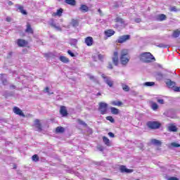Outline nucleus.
Returning <instances> with one entry per match:
<instances>
[{
  "label": "nucleus",
  "instance_id": "nucleus-1",
  "mask_svg": "<svg viewBox=\"0 0 180 180\" xmlns=\"http://www.w3.org/2000/svg\"><path fill=\"white\" fill-rule=\"evenodd\" d=\"M140 61L142 63H153V61H155V58L150 53V52H145L140 55L139 56Z\"/></svg>",
  "mask_w": 180,
  "mask_h": 180
},
{
  "label": "nucleus",
  "instance_id": "nucleus-2",
  "mask_svg": "<svg viewBox=\"0 0 180 180\" xmlns=\"http://www.w3.org/2000/svg\"><path fill=\"white\" fill-rule=\"evenodd\" d=\"M128 55H129V52L127 51V50L124 49L121 51L120 61L122 65H123V67H126V65L129 64V61H130V57H129Z\"/></svg>",
  "mask_w": 180,
  "mask_h": 180
},
{
  "label": "nucleus",
  "instance_id": "nucleus-3",
  "mask_svg": "<svg viewBox=\"0 0 180 180\" xmlns=\"http://www.w3.org/2000/svg\"><path fill=\"white\" fill-rule=\"evenodd\" d=\"M147 127L152 130H155L157 129H160L161 127V124L157 121H148L146 123Z\"/></svg>",
  "mask_w": 180,
  "mask_h": 180
},
{
  "label": "nucleus",
  "instance_id": "nucleus-4",
  "mask_svg": "<svg viewBox=\"0 0 180 180\" xmlns=\"http://www.w3.org/2000/svg\"><path fill=\"white\" fill-rule=\"evenodd\" d=\"M98 110L101 115H105L108 112V103H99Z\"/></svg>",
  "mask_w": 180,
  "mask_h": 180
},
{
  "label": "nucleus",
  "instance_id": "nucleus-5",
  "mask_svg": "<svg viewBox=\"0 0 180 180\" xmlns=\"http://www.w3.org/2000/svg\"><path fill=\"white\" fill-rule=\"evenodd\" d=\"M101 77L104 79V82L110 86V88H112L113 86V84L115 83L113 80H112V78L110 77H108L105 75V74L101 75Z\"/></svg>",
  "mask_w": 180,
  "mask_h": 180
},
{
  "label": "nucleus",
  "instance_id": "nucleus-6",
  "mask_svg": "<svg viewBox=\"0 0 180 180\" xmlns=\"http://www.w3.org/2000/svg\"><path fill=\"white\" fill-rule=\"evenodd\" d=\"M127 40H130V35H122L118 37V39L116 40V43H120L122 44V43L127 41Z\"/></svg>",
  "mask_w": 180,
  "mask_h": 180
},
{
  "label": "nucleus",
  "instance_id": "nucleus-7",
  "mask_svg": "<svg viewBox=\"0 0 180 180\" xmlns=\"http://www.w3.org/2000/svg\"><path fill=\"white\" fill-rule=\"evenodd\" d=\"M34 126L37 129V131H41L43 129L41 128V124L40 123V120L39 119H36L34 122Z\"/></svg>",
  "mask_w": 180,
  "mask_h": 180
},
{
  "label": "nucleus",
  "instance_id": "nucleus-8",
  "mask_svg": "<svg viewBox=\"0 0 180 180\" xmlns=\"http://www.w3.org/2000/svg\"><path fill=\"white\" fill-rule=\"evenodd\" d=\"M13 112L15 113V115H18V116H22V117H25V113H23L22 110L18 107H14L13 108Z\"/></svg>",
  "mask_w": 180,
  "mask_h": 180
},
{
  "label": "nucleus",
  "instance_id": "nucleus-9",
  "mask_svg": "<svg viewBox=\"0 0 180 180\" xmlns=\"http://www.w3.org/2000/svg\"><path fill=\"white\" fill-rule=\"evenodd\" d=\"M112 63L114 65H119V53L117 52H114L113 57H112Z\"/></svg>",
  "mask_w": 180,
  "mask_h": 180
},
{
  "label": "nucleus",
  "instance_id": "nucleus-10",
  "mask_svg": "<svg viewBox=\"0 0 180 180\" xmlns=\"http://www.w3.org/2000/svg\"><path fill=\"white\" fill-rule=\"evenodd\" d=\"M120 172L123 173H126V174H131V172H133V169H127L126 167V166L124 165H122L120 167Z\"/></svg>",
  "mask_w": 180,
  "mask_h": 180
},
{
  "label": "nucleus",
  "instance_id": "nucleus-11",
  "mask_svg": "<svg viewBox=\"0 0 180 180\" xmlns=\"http://www.w3.org/2000/svg\"><path fill=\"white\" fill-rule=\"evenodd\" d=\"M84 43L86 44V46L91 47V46L94 44V38H92L91 37H87L84 39Z\"/></svg>",
  "mask_w": 180,
  "mask_h": 180
},
{
  "label": "nucleus",
  "instance_id": "nucleus-12",
  "mask_svg": "<svg viewBox=\"0 0 180 180\" xmlns=\"http://www.w3.org/2000/svg\"><path fill=\"white\" fill-rule=\"evenodd\" d=\"M17 44L18 46V47H25V46L27 45V41H26L24 39H18L17 40Z\"/></svg>",
  "mask_w": 180,
  "mask_h": 180
},
{
  "label": "nucleus",
  "instance_id": "nucleus-13",
  "mask_svg": "<svg viewBox=\"0 0 180 180\" xmlns=\"http://www.w3.org/2000/svg\"><path fill=\"white\" fill-rule=\"evenodd\" d=\"M60 113L63 117L68 115V112L67 111V108L64 105L60 106Z\"/></svg>",
  "mask_w": 180,
  "mask_h": 180
},
{
  "label": "nucleus",
  "instance_id": "nucleus-14",
  "mask_svg": "<svg viewBox=\"0 0 180 180\" xmlns=\"http://www.w3.org/2000/svg\"><path fill=\"white\" fill-rule=\"evenodd\" d=\"M15 8H18L22 15H27V12L23 8V6L15 4Z\"/></svg>",
  "mask_w": 180,
  "mask_h": 180
},
{
  "label": "nucleus",
  "instance_id": "nucleus-15",
  "mask_svg": "<svg viewBox=\"0 0 180 180\" xmlns=\"http://www.w3.org/2000/svg\"><path fill=\"white\" fill-rule=\"evenodd\" d=\"M50 26H51V27H54V29H56V30H58V32H61L63 30L61 29V27H60V25H57L56 24V22H54L53 21H52L50 23Z\"/></svg>",
  "mask_w": 180,
  "mask_h": 180
},
{
  "label": "nucleus",
  "instance_id": "nucleus-16",
  "mask_svg": "<svg viewBox=\"0 0 180 180\" xmlns=\"http://www.w3.org/2000/svg\"><path fill=\"white\" fill-rule=\"evenodd\" d=\"M165 84L166 85H167V86H169V88H171L172 86H175L176 83L174 82H172L171 79H167L165 81Z\"/></svg>",
  "mask_w": 180,
  "mask_h": 180
},
{
  "label": "nucleus",
  "instance_id": "nucleus-17",
  "mask_svg": "<svg viewBox=\"0 0 180 180\" xmlns=\"http://www.w3.org/2000/svg\"><path fill=\"white\" fill-rule=\"evenodd\" d=\"M167 19V15L165 14H160L156 17V20L159 22H162V20H165Z\"/></svg>",
  "mask_w": 180,
  "mask_h": 180
},
{
  "label": "nucleus",
  "instance_id": "nucleus-18",
  "mask_svg": "<svg viewBox=\"0 0 180 180\" xmlns=\"http://www.w3.org/2000/svg\"><path fill=\"white\" fill-rule=\"evenodd\" d=\"M121 86L124 92H129L130 91V86L124 83H121Z\"/></svg>",
  "mask_w": 180,
  "mask_h": 180
},
{
  "label": "nucleus",
  "instance_id": "nucleus-19",
  "mask_svg": "<svg viewBox=\"0 0 180 180\" xmlns=\"http://www.w3.org/2000/svg\"><path fill=\"white\" fill-rule=\"evenodd\" d=\"M65 4L70 5V6H75L77 1L75 0H65Z\"/></svg>",
  "mask_w": 180,
  "mask_h": 180
},
{
  "label": "nucleus",
  "instance_id": "nucleus-20",
  "mask_svg": "<svg viewBox=\"0 0 180 180\" xmlns=\"http://www.w3.org/2000/svg\"><path fill=\"white\" fill-rule=\"evenodd\" d=\"M105 34L107 36V37H110L111 36H113L115 34V31L112 30H108L107 31H105Z\"/></svg>",
  "mask_w": 180,
  "mask_h": 180
},
{
  "label": "nucleus",
  "instance_id": "nucleus-21",
  "mask_svg": "<svg viewBox=\"0 0 180 180\" xmlns=\"http://www.w3.org/2000/svg\"><path fill=\"white\" fill-rule=\"evenodd\" d=\"M79 10L82 11V12H88L89 11V7H88V6L85 4H82L80 6Z\"/></svg>",
  "mask_w": 180,
  "mask_h": 180
},
{
  "label": "nucleus",
  "instance_id": "nucleus-22",
  "mask_svg": "<svg viewBox=\"0 0 180 180\" xmlns=\"http://www.w3.org/2000/svg\"><path fill=\"white\" fill-rule=\"evenodd\" d=\"M59 60L65 64L70 63V59L65 56H60Z\"/></svg>",
  "mask_w": 180,
  "mask_h": 180
},
{
  "label": "nucleus",
  "instance_id": "nucleus-23",
  "mask_svg": "<svg viewBox=\"0 0 180 180\" xmlns=\"http://www.w3.org/2000/svg\"><path fill=\"white\" fill-rule=\"evenodd\" d=\"M26 33H31V34H33V29H32V26L30 24L27 25V28L25 30Z\"/></svg>",
  "mask_w": 180,
  "mask_h": 180
},
{
  "label": "nucleus",
  "instance_id": "nucleus-24",
  "mask_svg": "<svg viewBox=\"0 0 180 180\" xmlns=\"http://www.w3.org/2000/svg\"><path fill=\"white\" fill-rule=\"evenodd\" d=\"M179 35H180V30L177 29L173 32L172 37H174V39H176L177 37H179Z\"/></svg>",
  "mask_w": 180,
  "mask_h": 180
},
{
  "label": "nucleus",
  "instance_id": "nucleus-25",
  "mask_svg": "<svg viewBox=\"0 0 180 180\" xmlns=\"http://www.w3.org/2000/svg\"><path fill=\"white\" fill-rule=\"evenodd\" d=\"M61 15H63V8L58 9L57 12L52 14L53 16H61Z\"/></svg>",
  "mask_w": 180,
  "mask_h": 180
},
{
  "label": "nucleus",
  "instance_id": "nucleus-26",
  "mask_svg": "<svg viewBox=\"0 0 180 180\" xmlns=\"http://www.w3.org/2000/svg\"><path fill=\"white\" fill-rule=\"evenodd\" d=\"M169 147V148H178L179 147H180V144L176 142H172V143H170Z\"/></svg>",
  "mask_w": 180,
  "mask_h": 180
},
{
  "label": "nucleus",
  "instance_id": "nucleus-27",
  "mask_svg": "<svg viewBox=\"0 0 180 180\" xmlns=\"http://www.w3.org/2000/svg\"><path fill=\"white\" fill-rule=\"evenodd\" d=\"M110 111L112 115H119V109H117L116 108L111 107Z\"/></svg>",
  "mask_w": 180,
  "mask_h": 180
},
{
  "label": "nucleus",
  "instance_id": "nucleus-28",
  "mask_svg": "<svg viewBox=\"0 0 180 180\" xmlns=\"http://www.w3.org/2000/svg\"><path fill=\"white\" fill-rule=\"evenodd\" d=\"M70 44L71 46H74L75 47V46H77V44L78 43V40L77 39H70Z\"/></svg>",
  "mask_w": 180,
  "mask_h": 180
},
{
  "label": "nucleus",
  "instance_id": "nucleus-29",
  "mask_svg": "<svg viewBox=\"0 0 180 180\" xmlns=\"http://www.w3.org/2000/svg\"><path fill=\"white\" fill-rule=\"evenodd\" d=\"M65 131V129L63 127H56V133H64Z\"/></svg>",
  "mask_w": 180,
  "mask_h": 180
},
{
  "label": "nucleus",
  "instance_id": "nucleus-30",
  "mask_svg": "<svg viewBox=\"0 0 180 180\" xmlns=\"http://www.w3.org/2000/svg\"><path fill=\"white\" fill-rule=\"evenodd\" d=\"M169 131H173V132L178 131V128H176V126L175 125H170L169 127Z\"/></svg>",
  "mask_w": 180,
  "mask_h": 180
},
{
  "label": "nucleus",
  "instance_id": "nucleus-31",
  "mask_svg": "<svg viewBox=\"0 0 180 180\" xmlns=\"http://www.w3.org/2000/svg\"><path fill=\"white\" fill-rule=\"evenodd\" d=\"M111 105H113V106H122V105H123V103H122V101H112L111 102Z\"/></svg>",
  "mask_w": 180,
  "mask_h": 180
},
{
  "label": "nucleus",
  "instance_id": "nucleus-32",
  "mask_svg": "<svg viewBox=\"0 0 180 180\" xmlns=\"http://www.w3.org/2000/svg\"><path fill=\"white\" fill-rule=\"evenodd\" d=\"M151 143L153 146H161V141L157 139H152Z\"/></svg>",
  "mask_w": 180,
  "mask_h": 180
},
{
  "label": "nucleus",
  "instance_id": "nucleus-33",
  "mask_svg": "<svg viewBox=\"0 0 180 180\" xmlns=\"http://www.w3.org/2000/svg\"><path fill=\"white\" fill-rule=\"evenodd\" d=\"M103 141L106 146H110V141L106 136L103 137Z\"/></svg>",
  "mask_w": 180,
  "mask_h": 180
},
{
  "label": "nucleus",
  "instance_id": "nucleus-34",
  "mask_svg": "<svg viewBox=\"0 0 180 180\" xmlns=\"http://www.w3.org/2000/svg\"><path fill=\"white\" fill-rule=\"evenodd\" d=\"M144 85L146 86H154V85H155V83L154 82H146L144 83Z\"/></svg>",
  "mask_w": 180,
  "mask_h": 180
},
{
  "label": "nucleus",
  "instance_id": "nucleus-35",
  "mask_svg": "<svg viewBox=\"0 0 180 180\" xmlns=\"http://www.w3.org/2000/svg\"><path fill=\"white\" fill-rule=\"evenodd\" d=\"M44 92L45 94H48V95H53L54 94L53 92H50V88L49 86H46L45 89L44 90Z\"/></svg>",
  "mask_w": 180,
  "mask_h": 180
},
{
  "label": "nucleus",
  "instance_id": "nucleus-36",
  "mask_svg": "<svg viewBox=\"0 0 180 180\" xmlns=\"http://www.w3.org/2000/svg\"><path fill=\"white\" fill-rule=\"evenodd\" d=\"M151 108L153 110H157V109H158V104L156 103H152Z\"/></svg>",
  "mask_w": 180,
  "mask_h": 180
},
{
  "label": "nucleus",
  "instance_id": "nucleus-37",
  "mask_svg": "<svg viewBox=\"0 0 180 180\" xmlns=\"http://www.w3.org/2000/svg\"><path fill=\"white\" fill-rule=\"evenodd\" d=\"M115 22L117 23H120V25H123L124 23V21H123V19L120 18H117L115 19Z\"/></svg>",
  "mask_w": 180,
  "mask_h": 180
},
{
  "label": "nucleus",
  "instance_id": "nucleus-38",
  "mask_svg": "<svg viewBox=\"0 0 180 180\" xmlns=\"http://www.w3.org/2000/svg\"><path fill=\"white\" fill-rule=\"evenodd\" d=\"M106 120H109V122H110V123H115V119L112 116L106 117Z\"/></svg>",
  "mask_w": 180,
  "mask_h": 180
},
{
  "label": "nucleus",
  "instance_id": "nucleus-39",
  "mask_svg": "<svg viewBox=\"0 0 180 180\" xmlns=\"http://www.w3.org/2000/svg\"><path fill=\"white\" fill-rule=\"evenodd\" d=\"M77 123L79 124H81L82 126H84L85 127H86V123H85V122H84L81 120H77Z\"/></svg>",
  "mask_w": 180,
  "mask_h": 180
},
{
  "label": "nucleus",
  "instance_id": "nucleus-40",
  "mask_svg": "<svg viewBox=\"0 0 180 180\" xmlns=\"http://www.w3.org/2000/svg\"><path fill=\"white\" fill-rule=\"evenodd\" d=\"M89 79H91V81H93L94 82H96V78L94 77V75H87Z\"/></svg>",
  "mask_w": 180,
  "mask_h": 180
},
{
  "label": "nucleus",
  "instance_id": "nucleus-41",
  "mask_svg": "<svg viewBox=\"0 0 180 180\" xmlns=\"http://www.w3.org/2000/svg\"><path fill=\"white\" fill-rule=\"evenodd\" d=\"M32 161H35V162H37V161H39V155H34L32 156Z\"/></svg>",
  "mask_w": 180,
  "mask_h": 180
},
{
  "label": "nucleus",
  "instance_id": "nucleus-42",
  "mask_svg": "<svg viewBox=\"0 0 180 180\" xmlns=\"http://www.w3.org/2000/svg\"><path fill=\"white\" fill-rule=\"evenodd\" d=\"M72 26H74V27H75L76 26H78V20H72Z\"/></svg>",
  "mask_w": 180,
  "mask_h": 180
},
{
  "label": "nucleus",
  "instance_id": "nucleus-43",
  "mask_svg": "<svg viewBox=\"0 0 180 180\" xmlns=\"http://www.w3.org/2000/svg\"><path fill=\"white\" fill-rule=\"evenodd\" d=\"M98 60H100V61H103V58H105V55L98 54Z\"/></svg>",
  "mask_w": 180,
  "mask_h": 180
},
{
  "label": "nucleus",
  "instance_id": "nucleus-44",
  "mask_svg": "<svg viewBox=\"0 0 180 180\" xmlns=\"http://www.w3.org/2000/svg\"><path fill=\"white\" fill-rule=\"evenodd\" d=\"M68 53L70 57H75V54H74V53H72L70 50L68 51Z\"/></svg>",
  "mask_w": 180,
  "mask_h": 180
},
{
  "label": "nucleus",
  "instance_id": "nucleus-45",
  "mask_svg": "<svg viewBox=\"0 0 180 180\" xmlns=\"http://www.w3.org/2000/svg\"><path fill=\"white\" fill-rule=\"evenodd\" d=\"M158 47L163 48V49H167V46L164 44H160L158 45Z\"/></svg>",
  "mask_w": 180,
  "mask_h": 180
},
{
  "label": "nucleus",
  "instance_id": "nucleus-46",
  "mask_svg": "<svg viewBox=\"0 0 180 180\" xmlns=\"http://www.w3.org/2000/svg\"><path fill=\"white\" fill-rule=\"evenodd\" d=\"M157 75L159 77L160 79H162V78H164V75L161 72H158Z\"/></svg>",
  "mask_w": 180,
  "mask_h": 180
},
{
  "label": "nucleus",
  "instance_id": "nucleus-47",
  "mask_svg": "<svg viewBox=\"0 0 180 180\" xmlns=\"http://www.w3.org/2000/svg\"><path fill=\"white\" fill-rule=\"evenodd\" d=\"M170 11L171 12H177L178 10L176 9V7L173 6L170 8Z\"/></svg>",
  "mask_w": 180,
  "mask_h": 180
},
{
  "label": "nucleus",
  "instance_id": "nucleus-48",
  "mask_svg": "<svg viewBox=\"0 0 180 180\" xmlns=\"http://www.w3.org/2000/svg\"><path fill=\"white\" fill-rule=\"evenodd\" d=\"M2 84L3 85H8V80H6V79H3Z\"/></svg>",
  "mask_w": 180,
  "mask_h": 180
},
{
  "label": "nucleus",
  "instance_id": "nucleus-49",
  "mask_svg": "<svg viewBox=\"0 0 180 180\" xmlns=\"http://www.w3.org/2000/svg\"><path fill=\"white\" fill-rule=\"evenodd\" d=\"M158 103H160V105H164V99H158Z\"/></svg>",
  "mask_w": 180,
  "mask_h": 180
},
{
  "label": "nucleus",
  "instance_id": "nucleus-50",
  "mask_svg": "<svg viewBox=\"0 0 180 180\" xmlns=\"http://www.w3.org/2000/svg\"><path fill=\"white\" fill-rule=\"evenodd\" d=\"M108 136L110 137H111L112 139L115 138V134L112 133V132H109L108 133Z\"/></svg>",
  "mask_w": 180,
  "mask_h": 180
},
{
  "label": "nucleus",
  "instance_id": "nucleus-51",
  "mask_svg": "<svg viewBox=\"0 0 180 180\" xmlns=\"http://www.w3.org/2000/svg\"><path fill=\"white\" fill-rule=\"evenodd\" d=\"M174 91H175V92H180V87H178V86L174 87Z\"/></svg>",
  "mask_w": 180,
  "mask_h": 180
},
{
  "label": "nucleus",
  "instance_id": "nucleus-52",
  "mask_svg": "<svg viewBox=\"0 0 180 180\" xmlns=\"http://www.w3.org/2000/svg\"><path fill=\"white\" fill-rule=\"evenodd\" d=\"M135 22H136V23H140V22H141V19H140V18H136V19H135Z\"/></svg>",
  "mask_w": 180,
  "mask_h": 180
},
{
  "label": "nucleus",
  "instance_id": "nucleus-53",
  "mask_svg": "<svg viewBox=\"0 0 180 180\" xmlns=\"http://www.w3.org/2000/svg\"><path fill=\"white\" fill-rule=\"evenodd\" d=\"M6 22H11L12 21V18H11L10 17H7L6 18Z\"/></svg>",
  "mask_w": 180,
  "mask_h": 180
},
{
  "label": "nucleus",
  "instance_id": "nucleus-54",
  "mask_svg": "<svg viewBox=\"0 0 180 180\" xmlns=\"http://www.w3.org/2000/svg\"><path fill=\"white\" fill-rule=\"evenodd\" d=\"M108 68H109L110 70H113V66L112 65L111 63H110V64L108 65Z\"/></svg>",
  "mask_w": 180,
  "mask_h": 180
},
{
  "label": "nucleus",
  "instance_id": "nucleus-55",
  "mask_svg": "<svg viewBox=\"0 0 180 180\" xmlns=\"http://www.w3.org/2000/svg\"><path fill=\"white\" fill-rule=\"evenodd\" d=\"M8 5H9V6H12V5H13V2H12L11 1H9L8 2Z\"/></svg>",
  "mask_w": 180,
  "mask_h": 180
},
{
  "label": "nucleus",
  "instance_id": "nucleus-56",
  "mask_svg": "<svg viewBox=\"0 0 180 180\" xmlns=\"http://www.w3.org/2000/svg\"><path fill=\"white\" fill-rule=\"evenodd\" d=\"M98 150L99 151H103V147L102 146L98 147Z\"/></svg>",
  "mask_w": 180,
  "mask_h": 180
},
{
  "label": "nucleus",
  "instance_id": "nucleus-57",
  "mask_svg": "<svg viewBox=\"0 0 180 180\" xmlns=\"http://www.w3.org/2000/svg\"><path fill=\"white\" fill-rule=\"evenodd\" d=\"M102 164H103V162H98L96 163L97 165H102Z\"/></svg>",
  "mask_w": 180,
  "mask_h": 180
},
{
  "label": "nucleus",
  "instance_id": "nucleus-58",
  "mask_svg": "<svg viewBox=\"0 0 180 180\" xmlns=\"http://www.w3.org/2000/svg\"><path fill=\"white\" fill-rule=\"evenodd\" d=\"M98 13H100L101 15H102V10L98 9Z\"/></svg>",
  "mask_w": 180,
  "mask_h": 180
},
{
  "label": "nucleus",
  "instance_id": "nucleus-59",
  "mask_svg": "<svg viewBox=\"0 0 180 180\" xmlns=\"http://www.w3.org/2000/svg\"><path fill=\"white\" fill-rule=\"evenodd\" d=\"M13 169H16V165H14Z\"/></svg>",
  "mask_w": 180,
  "mask_h": 180
},
{
  "label": "nucleus",
  "instance_id": "nucleus-60",
  "mask_svg": "<svg viewBox=\"0 0 180 180\" xmlns=\"http://www.w3.org/2000/svg\"><path fill=\"white\" fill-rule=\"evenodd\" d=\"M11 88H13L15 89V88H16V86L13 85V86H11Z\"/></svg>",
  "mask_w": 180,
  "mask_h": 180
},
{
  "label": "nucleus",
  "instance_id": "nucleus-61",
  "mask_svg": "<svg viewBox=\"0 0 180 180\" xmlns=\"http://www.w3.org/2000/svg\"><path fill=\"white\" fill-rule=\"evenodd\" d=\"M141 150H143V143H141Z\"/></svg>",
  "mask_w": 180,
  "mask_h": 180
},
{
  "label": "nucleus",
  "instance_id": "nucleus-62",
  "mask_svg": "<svg viewBox=\"0 0 180 180\" xmlns=\"http://www.w3.org/2000/svg\"><path fill=\"white\" fill-rule=\"evenodd\" d=\"M100 95H101V93L98 92V93L97 94V96H99Z\"/></svg>",
  "mask_w": 180,
  "mask_h": 180
},
{
  "label": "nucleus",
  "instance_id": "nucleus-63",
  "mask_svg": "<svg viewBox=\"0 0 180 180\" xmlns=\"http://www.w3.org/2000/svg\"><path fill=\"white\" fill-rule=\"evenodd\" d=\"M9 56H12V52H9Z\"/></svg>",
  "mask_w": 180,
  "mask_h": 180
},
{
  "label": "nucleus",
  "instance_id": "nucleus-64",
  "mask_svg": "<svg viewBox=\"0 0 180 180\" xmlns=\"http://www.w3.org/2000/svg\"><path fill=\"white\" fill-rule=\"evenodd\" d=\"M116 26H117V27L119 26V24H116Z\"/></svg>",
  "mask_w": 180,
  "mask_h": 180
}]
</instances>
